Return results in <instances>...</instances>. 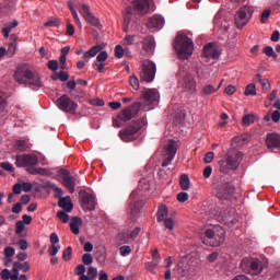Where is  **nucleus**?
Returning a JSON list of instances; mask_svg holds the SVG:
<instances>
[{
    "mask_svg": "<svg viewBox=\"0 0 280 280\" xmlns=\"http://www.w3.org/2000/svg\"><path fill=\"white\" fill-rule=\"evenodd\" d=\"M14 80L19 84H25V86H28L33 91H38V89H43L44 86L40 74L31 70L26 65H21L16 68Z\"/></svg>",
    "mask_w": 280,
    "mask_h": 280,
    "instance_id": "1",
    "label": "nucleus"
},
{
    "mask_svg": "<svg viewBox=\"0 0 280 280\" xmlns=\"http://www.w3.org/2000/svg\"><path fill=\"white\" fill-rule=\"evenodd\" d=\"M244 159V154L236 149H230L228 153L219 161V172L229 174L231 170L235 172Z\"/></svg>",
    "mask_w": 280,
    "mask_h": 280,
    "instance_id": "2",
    "label": "nucleus"
},
{
    "mask_svg": "<svg viewBox=\"0 0 280 280\" xmlns=\"http://www.w3.org/2000/svg\"><path fill=\"white\" fill-rule=\"evenodd\" d=\"M174 49L179 60H187L194 54V40L187 37V35L178 33L175 38Z\"/></svg>",
    "mask_w": 280,
    "mask_h": 280,
    "instance_id": "3",
    "label": "nucleus"
},
{
    "mask_svg": "<svg viewBox=\"0 0 280 280\" xmlns=\"http://www.w3.org/2000/svg\"><path fill=\"white\" fill-rule=\"evenodd\" d=\"M241 268L244 272H249V275L257 277V275H261L268 268V258H244L241 261Z\"/></svg>",
    "mask_w": 280,
    "mask_h": 280,
    "instance_id": "4",
    "label": "nucleus"
},
{
    "mask_svg": "<svg viewBox=\"0 0 280 280\" xmlns=\"http://www.w3.org/2000/svg\"><path fill=\"white\" fill-rule=\"evenodd\" d=\"M141 106V102H136L132 105L124 108L121 113L117 115V118H113V126L115 128H121L125 121H130V119H135V117L139 115Z\"/></svg>",
    "mask_w": 280,
    "mask_h": 280,
    "instance_id": "5",
    "label": "nucleus"
},
{
    "mask_svg": "<svg viewBox=\"0 0 280 280\" xmlns=\"http://www.w3.org/2000/svg\"><path fill=\"white\" fill-rule=\"evenodd\" d=\"M176 78L186 93H196V79L187 71V66L179 67Z\"/></svg>",
    "mask_w": 280,
    "mask_h": 280,
    "instance_id": "6",
    "label": "nucleus"
},
{
    "mask_svg": "<svg viewBox=\"0 0 280 280\" xmlns=\"http://www.w3.org/2000/svg\"><path fill=\"white\" fill-rule=\"evenodd\" d=\"M199 264L198 257L188 254L179 260L177 264V272L180 275V277H187L188 275H191L194 270H196V267Z\"/></svg>",
    "mask_w": 280,
    "mask_h": 280,
    "instance_id": "7",
    "label": "nucleus"
},
{
    "mask_svg": "<svg viewBox=\"0 0 280 280\" xmlns=\"http://www.w3.org/2000/svg\"><path fill=\"white\" fill-rule=\"evenodd\" d=\"M143 126H145V119L143 118L132 121L125 129L119 131L121 141H125L126 143L132 141L135 139V135H137V132L143 128Z\"/></svg>",
    "mask_w": 280,
    "mask_h": 280,
    "instance_id": "8",
    "label": "nucleus"
},
{
    "mask_svg": "<svg viewBox=\"0 0 280 280\" xmlns=\"http://www.w3.org/2000/svg\"><path fill=\"white\" fill-rule=\"evenodd\" d=\"M205 233L208 240L215 241L210 244V246H222V244H224V235H226V231H224L223 226L213 225L212 228L207 229Z\"/></svg>",
    "mask_w": 280,
    "mask_h": 280,
    "instance_id": "9",
    "label": "nucleus"
},
{
    "mask_svg": "<svg viewBox=\"0 0 280 280\" xmlns=\"http://www.w3.org/2000/svg\"><path fill=\"white\" fill-rule=\"evenodd\" d=\"M156 75V63L151 60L143 61L140 70V79L142 82H154Z\"/></svg>",
    "mask_w": 280,
    "mask_h": 280,
    "instance_id": "10",
    "label": "nucleus"
},
{
    "mask_svg": "<svg viewBox=\"0 0 280 280\" xmlns=\"http://www.w3.org/2000/svg\"><path fill=\"white\" fill-rule=\"evenodd\" d=\"M250 16H253V7L245 5L241 8L234 18L237 30H242L244 26H246L250 20Z\"/></svg>",
    "mask_w": 280,
    "mask_h": 280,
    "instance_id": "11",
    "label": "nucleus"
},
{
    "mask_svg": "<svg viewBox=\"0 0 280 280\" xmlns=\"http://www.w3.org/2000/svg\"><path fill=\"white\" fill-rule=\"evenodd\" d=\"M57 105L60 110H63V113H70L71 115L78 110V103L72 101L67 94H63L58 98Z\"/></svg>",
    "mask_w": 280,
    "mask_h": 280,
    "instance_id": "12",
    "label": "nucleus"
},
{
    "mask_svg": "<svg viewBox=\"0 0 280 280\" xmlns=\"http://www.w3.org/2000/svg\"><path fill=\"white\" fill-rule=\"evenodd\" d=\"M79 12L83 16L84 21L92 25V27L102 26V24H100V19L93 15V13L91 12V7H89V4H80Z\"/></svg>",
    "mask_w": 280,
    "mask_h": 280,
    "instance_id": "13",
    "label": "nucleus"
},
{
    "mask_svg": "<svg viewBox=\"0 0 280 280\" xmlns=\"http://www.w3.org/2000/svg\"><path fill=\"white\" fill-rule=\"evenodd\" d=\"M58 175L62 177V183L68 191H70V194H74L75 185L78 183L75 176H72L71 173L65 168L59 170Z\"/></svg>",
    "mask_w": 280,
    "mask_h": 280,
    "instance_id": "14",
    "label": "nucleus"
},
{
    "mask_svg": "<svg viewBox=\"0 0 280 280\" xmlns=\"http://www.w3.org/2000/svg\"><path fill=\"white\" fill-rule=\"evenodd\" d=\"M235 194V187L231 183H225L217 188V198L219 200H231Z\"/></svg>",
    "mask_w": 280,
    "mask_h": 280,
    "instance_id": "15",
    "label": "nucleus"
},
{
    "mask_svg": "<svg viewBox=\"0 0 280 280\" xmlns=\"http://www.w3.org/2000/svg\"><path fill=\"white\" fill-rule=\"evenodd\" d=\"M38 163V158L33 154H22L15 156L16 167H30Z\"/></svg>",
    "mask_w": 280,
    "mask_h": 280,
    "instance_id": "16",
    "label": "nucleus"
},
{
    "mask_svg": "<svg viewBox=\"0 0 280 280\" xmlns=\"http://www.w3.org/2000/svg\"><path fill=\"white\" fill-rule=\"evenodd\" d=\"M165 158L162 162V167H167L172 165L174 158L176 156V141L170 140V142L165 145Z\"/></svg>",
    "mask_w": 280,
    "mask_h": 280,
    "instance_id": "17",
    "label": "nucleus"
},
{
    "mask_svg": "<svg viewBox=\"0 0 280 280\" xmlns=\"http://www.w3.org/2000/svg\"><path fill=\"white\" fill-rule=\"evenodd\" d=\"M79 196L81 198L82 207L85 211H95L97 201L95 200L94 195L86 191H80Z\"/></svg>",
    "mask_w": 280,
    "mask_h": 280,
    "instance_id": "18",
    "label": "nucleus"
},
{
    "mask_svg": "<svg viewBox=\"0 0 280 280\" xmlns=\"http://www.w3.org/2000/svg\"><path fill=\"white\" fill-rule=\"evenodd\" d=\"M132 11L140 16H145L147 14H150V0H133Z\"/></svg>",
    "mask_w": 280,
    "mask_h": 280,
    "instance_id": "19",
    "label": "nucleus"
},
{
    "mask_svg": "<svg viewBox=\"0 0 280 280\" xmlns=\"http://www.w3.org/2000/svg\"><path fill=\"white\" fill-rule=\"evenodd\" d=\"M139 233H141V228H136L130 233L122 232L118 234L117 241L119 242L120 246L124 244H130V242H132L139 235Z\"/></svg>",
    "mask_w": 280,
    "mask_h": 280,
    "instance_id": "20",
    "label": "nucleus"
},
{
    "mask_svg": "<svg viewBox=\"0 0 280 280\" xmlns=\"http://www.w3.org/2000/svg\"><path fill=\"white\" fill-rule=\"evenodd\" d=\"M220 48H217L214 43H209L203 47V58H212V60H218V58H220Z\"/></svg>",
    "mask_w": 280,
    "mask_h": 280,
    "instance_id": "21",
    "label": "nucleus"
},
{
    "mask_svg": "<svg viewBox=\"0 0 280 280\" xmlns=\"http://www.w3.org/2000/svg\"><path fill=\"white\" fill-rule=\"evenodd\" d=\"M266 145L269 150H275L280 148V135L279 133H268L266 137Z\"/></svg>",
    "mask_w": 280,
    "mask_h": 280,
    "instance_id": "22",
    "label": "nucleus"
},
{
    "mask_svg": "<svg viewBox=\"0 0 280 280\" xmlns=\"http://www.w3.org/2000/svg\"><path fill=\"white\" fill-rule=\"evenodd\" d=\"M165 23V20L161 15H153L149 19L147 27L149 30H161Z\"/></svg>",
    "mask_w": 280,
    "mask_h": 280,
    "instance_id": "23",
    "label": "nucleus"
},
{
    "mask_svg": "<svg viewBox=\"0 0 280 280\" xmlns=\"http://www.w3.org/2000/svg\"><path fill=\"white\" fill-rule=\"evenodd\" d=\"M142 100H144L145 104H154L159 100V91L152 89L142 91Z\"/></svg>",
    "mask_w": 280,
    "mask_h": 280,
    "instance_id": "24",
    "label": "nucleus"
},
{
    "mask_svg": "<svg viewBox=\"0 0 280 280\" xmlns=\"http://www.w3.org/2000/svg\"><path fill=\"white\" fill-rule=\"evenodd\" d=\"M20 270H22V272H27V270H30V262H14L11 280L18 279Z\"/></svg>",
    "mask_w": 280,
    "mask_h": 280,
    "instance_id": "25",
    "label": "nucleus"
},
{
    "mask_svg": "<svg viewBox=\"0 0 280 280\" xmlns=\"http://www.w3.org/2000/svg\"><path fill=\"white\" fill-rule=\"evenodd\" d=\"M58 205L67 213H70V211H73V202L71 201L70 196L59 198Z\"/></svg>",
    "mask_w": 280,
    "mask_h": 280,
    "instance_id": "26",
    "label": "nucleus"
},
{
    "mask_svg": "<svg viewBox=\"0 0 280 280\" xmlns=\"http://www.w3.org/2000/svg\"><path fill=\"white\" fill-rule=\"evenodd\" d=\"M104 44H97L94 47H92L90 50L85 51L83 55V60H89V58H95L102 49H104Z\"/></svg>",
    "mask_w": 280,
    "mask_h": 280,
    "instance_id": "27",
    "label": "nucleus"
},
{
    "mask_svg": "<svg viewBox=\"0 0 280 280\" xmlns=\"http://www.w3.org/2000/svg\"><path fill=\"white\" fill-rule=\"evenodd\" d=\"M16 8V0H4L1 4V13L2 14H10V12H14Z\"/></svg>",
    "mask_w": 280,
    "mask_h": 280,
    "instance_id": "28",
    "label": "nucleus"
},
{
    "mask_svg": "<svg viewBox=\"0 0 280 280\" xmlns=\"http://www.w3.org/2000/svg\"><path fill=\"white\" fill-rule=\"evenodd\" d=\"M80 226H82V219L80 217H73L70 222V229L74 235H80Z\"/></svg>",
    "mask_w": 280,
    "mask_h": 280,
    "instance_id": "29",
    "label": "nucleus"
},
{
    "mask_svg": "<svg viewBox=\"0 0 280 280\" xmlns=\"http://www.w3.org/2000/svg\"><path fill=\"white\" fill-rule=\"evenodd\" d=\"M129 210H130L131 220H136V218L139 217V211L141 210V205L139 203V201L130 203L129 205Z\"/></svg>",
    "mask_w": 280,
    "mask_h": 280,
    "instance_id": "30",
    "label": "nucleus"
},
{
    "mask_svg": "<svg viewBox=\"0 0 280 280\" xmlns=\"http://www.w3.org/2000/svg\"><path fill=\"white\" fill-rule=\"evenodd\" d=\"M167 213H170L167 206H164V205L160 206L156 213L158 222H163L165 218H167Z\"/></svg>",
    "mask_w": 280,
    "mask_h": 280,
    "instance_id": "31",
    "label": "nucleus"
},
{
    "mask_svg": "<svg viewBox=\"0 0 280 280\" xmlns=\"http://www.w3.org/2000/svg\"><path fill=\"white\" fill-rule=\"evenodd\" d=\"M14 248L13 247H7L4 248V266H10L12 264V257H14Z\"/></svg>",
    "mask_w": 280,
    "mask_h": 280,
    "instance_id": "32",
    "label": "nucleus"
},
{
    "mask_svg": "<svg viewBox=\"0 0 280 280\" xmlns=\"http://www.w3.org/2000/svg\"><path fill=\"white\" fill-rule=\"evenodd\" d=\"M189 185H190L189 175L183 174L179 177V187H180V189H183V191H187V190H189Z\"/></svg>",
    "mask_w": 280,
    "mask_h": 280,
    "instance_id": "33",
    "label": "nucleus"
},
{
    "mask_svg": "<svg viewBox=\"0 0 280 280\" xmlns=\"http://www.w3.org/2000/svg\"><path fill=\"white\" fill-rule=\"evenodd\" d=\"M14 27H19L18 21L10 22L9 24H7V26L4 28H2V34H3L4 38H10V32H12V30H14Z\"/></svg>",
    "mask_w": 280,
    "mask_h": 280,
    "instance_id": "34",
    "label": "nucleus"
},
{
    "mask_svg": "<svg viewBox=\"0 0 280 280\" xmlns=\"http://www.w3.org/2000/svg\"><path fill=\"white\" fill-rule=\"evenodd\" d=\"M75 86H78V83L74 80H70L67 82L65 91H67V93H70L72 97H78V95L73 93V91H75Z\"/></svg>",
    "mask_w": 280,
    "mask_h": 280,
    "instance_id": "35",
    "label": "nucleus"
},
{
    "mask_svg": "<svg viewBox=\"0 0 280 280\" xmlns=\"http://www.w3.org/2000/svg\"><path fill=\"white\" fill-rule=\"evenodd\" d=\"M152 47H154V37L148 36L143 39L142 49L144 51H152Z\"/></svg>",
    "mask_w": 280,
    "mask_h": 280,
    "instance_id": "36",
    "label": "nucleus"
},
{
    "mask_svg": "<svg viewBox=\"0 0 280 280\" xmlns=\"http://www.w3.org/2000/svg\"><path fill=\"white\" fill-rule=\"evenodd\" d=\"M220 86H222V81L220 82L217 89L213 85L208 84L203 86L202 93L203 95H213V93H218V90L220 89Z\"/></svg>",
    "mask_w": 280,
    "mask_h": 280,
    "instance_id": "37",
    "label": "nucleus"
},
{
    "mask_svg": "<svg viewBox=\"0 0 280 280\" xmlns=\"http://www.w3.org/2000/svg\"><path fill=\"white\" fill-rule=\"evenodd\" d=\"M86 267L84 265H79L75 268V275H78L80 278L79 280H89V278H86Z\"/></svg>",
    "mask_w": 280,
    "mask_h": 280,
    "instance_id": "38",
    "label": "nucleus"
},
{
    "mask_svg": "<svg viewBox=\"0 0 280 280\" xmlns=\"http://www.w3.org/2000/svg\"><path fill=\"white\" fill-rule=\"evenodd\" d=\"M256 80L262 86L264 91H268L270 89V81H268L266 78H262L261 74H256Z\"/></svg>",
    "mask_w": 280,
    "mask_h": 280,
    "instance_id": "39",
    "label": "nucleus"
},
{
    "mask_svg": "<svg viewBox=\"0 0 280 280\" xmlns=\"http://www.w3.org/2000/svg\"><path fill=\"white\" fill-rule=\"evenodd\" d=\"M127 14L124 18V32L128 33V25H130V16L132 14V9L128 7L126 9Z\"/></svg>",
    "mask_w": 280,
    "mask_h": 280,
    "instance_id": "40",
    "label": "nucleus"
},
{
    "mask_svg": "<svg viewBox=\"0 0 280 280\" xmlns=\"http://www.w3.org/2000/svg\"><path fill=\"white\" fill-rule=\"evenodd\" d=\"M15 145L20 152H27V150H30V144H27V140H16Z\"/></svg>",
    "mask_w": 280,
    "mask_h": 280,
    "instance_id": "41",
    "label": "nucleus"
},
{
    "mask_svg": "<svg viewBox=\"0 0 280 280\" xmlns=\"http://www.w3.org/2000/svg\"><path fill=\"white\" fill-rule=\"evenodd\" d=\"M264 54H266L269 58H273V60H277V58H279L277 52H275V48H272V46H266L264 48Z\"/></svg>",
    "mask_w": 280,
    "mask_h": 280,
    "instance_id": "42",
    "label": "nucleus"
},
{
    "mask_svg": "<svg viewBox=\"0 0 280 280\" xmlns=\"http://www.w3.org/2000/svg\"><path fill=\"white\" fill-rule=\"evenodd\" d=\"M242 124L244 126H250V124H255V115L247 114V115L243 116Z\"/></svg>",
    "mask_w": 280,
    "mask_h": 280,
    "instance_id": "43",
    "label": "nucleus"
},
{
    "mask_svg": "<svg viewBox=\"0 0 280 280\" xmlns=\"http://www.w3.org/2000/svg\"><path fill=\"white\" fill-rule=\"evenodd\" d=\"M44 25L45 27H60V20L50 18Z\"/></svg>",
    "mask_w": 280,
    "mask_h": 280,
    "instance_id": "44",
    "label": "nucleus"
},
{
    "mask_svg": "<svg viewBox=\"0 0 280 280\" xmlns=\"http://www.w3.org/2000/svg\"><path fill=\"white\" fill-rule=\"evenodd\" d=\"M96 258L98 261H106V248L105 247H98L96 252Z\"/></svg>",
    "mask_w": 280,
    "mask_h": 280,
    "instance_id": "45",
    "label": "nucleus"
},
{
    "mask_svg": "<svg viewBox=\"0 0 280 280\" xmlns=\"http://www.w3.org/2000/svg\"><path fill=\"white\" fill-rule=\"evenodd\" d=\"M144 266H145V270H148V272L154 273V270H156V268L159 267V262L151 260V261H147Z\"/></svg>",
    "mask_w": 280,
    "mask_h": 280,
    "instance_id": "46",
    "label": "nucleus"
},
{
    "mask_svg": "<svg viewBox=\"0 0 280 280\" xmlns=\"http://www.w3.org/2000/svg\"><path fill=\"white\" fill-rule=\"evenodd\" d=\"M96 277H97V268L89 267L86 279L88 280H94Z\"/></svg>",
    "mask_w": 280,
    "mask_h": 280,
    "instance_id": "47",
    "label": "nucleus"
},
{
    "mask_svg": "<svg viewBox=\"0 0 280 280\" xmlns=\"http://www.w3.org/2000/svg\"><path fill=\"white\" fill-rule=\"evenodd\" d=\"M245 95H257V88L255 83H250L245 89Z\"/></svg>",
    "mask_w": 280,
    "mask_h": 280,
    "instance_id": "48",
    "label": "nucleus"
},
{
    "mask_svg": "<svg viewBox=\"0 0 280 280\" xmlns=\"http://www.w3.org/2000/svg\"><path fill=\"white\" fill-rule=\"evenodd\" d=\"M129 84L135 91H139V79L137 78V75L129 77Z\"/></svg>",
    "mask_w": 280,
    "mask_h": 280,
    "instance_id": "49",
    "label": "nucleus"
},
{
    "mask_svg": "<svg viewBox=\"0 0 280 280\" xmlns=\"http://www.w3.org/2000/svg\"><path fill=\"white\" fill-rule=\"evenodd\" d=\"M57 218H59V220L63 222V224H67V222H69V214L62 210H59L57 212Z\"/></svg>",
    "mask_w": 280,
    "mask_h": 280,
    "instance_id": "50",
    "label": "nucleus"
},
{
    "mask_svg": "<svg viewBox=\"0 0 280 280\" xmlns=\"http://www.w3.org/2000/svg\"><path fill=\"white\" fill-rule=\"evenodd\" d=\"M119 253H120L121 257H128V255H130V253H132V249L130 248V246H121L119 248Z\"/></svg>",
    "mask_w": 280,
    "mask_h": 280,
    "instance_id": "51",
    "label": "nucleus"
},
{
    "mask_svg": "<svg viewBox=\"0 0 280 280\" xmlns=\"http://www.w3.org/2000/svg\"><path fill=\"white\" fill-rule=\"evenodd\" d=\"M26 172H28V174H33V175H36V174H44L45 173V170L43 168H36L34 166H28L26 168Z\"/></svg>",
    "mask_w": 280,
    "mask_h": 280,
    "instance_id": "52",
    "label": "nucleus"
},
{
    "mask_svg": "<svg viewBox=\"0 0 280 280\" xmlns=\"http://www.w3.org/2000/svg\"><path fill=\"white\" fill-rule=\"evenodd\" d=\"M22 231H25V223H23V221H18L15 223V233H16V235H21Z\"/></svg>",
    "mask_w": 280,
    "mask_h": 280,
    "instance_id": "53",
    "label": "nucleus"
},
{
    "mask_svg": "<svg viewBox=\"0 0 280 280\" xmlns=\"http://www.w3.org/2000/svg\"><path fill=\"white\" fill-rule=\"evenodd\" d=\"M108 60V52L106 51H101L98 56L96 57V62H106Z\"/></svg>",
    "mask_w": 280,
    "mask_h": 280,
    "instance_id": "54",
    "label": "nucleus"
},
{
    "mask_svg": "<svg viewBox=\"0 0 280 280\" xmlns=\"http://www.w3.org/2000/svg\"><path fill=\"white\" fill-rule=\"evenodd\" d=\"M176 198H177L178 202H187L189 200V195L187 192L182 191V192L177 194Z\"/></svg>",
    "mask_w": 280,
    "mask_h": 280,
    "instance_id": "55",
    "label": "nucleus"
},
{
    "mask_svg": "<svg viewBox=\"0 0 280 280\" xmlns=\"http://www.w3.org/2000/svg\"><path fill=\"white\" fill-rule=\"evenodd\" d=\"M82 261L85 266H91V264H93V256H91V254H84L82 256Z\"/></svg>",
    "mask_w": 280,
    "mask_h": 280,
    "instance_id": "56",
    "label": "nucleus"
},
{
    "mask_svg": "<svg viewBox=\"0 0 280 280\" xmlns=\"http://www.w3.org/2000/svg\"><path fill=\"white\" fill-rule=\"evenodd\" d=\"M0 277H1L2 280H10V279H12V273L10 272L9 269H3L0 272Z\"/></svg>",
    "mask_w": 280,
    "mask_h": 280,
    "instance_id": "57",
    "label": "nucleus"
},
{
    "mask_svg": "<svg viewBox=\"0 0 280 280\" xmlns=\"http://www.w3.org/2000/svg\"><path fill=\"white\" fill-rule=\"evenodd\" d=\"M71 255H73V249L71 247L66 248L63 252L65 261H69L71 259Z\"/></svg>",
    "mask_w": 280,
    "mask_h": 280,
    "instance_id": "58",
    "label": "nucleus"
},
{
    "mask_svg": "<svg viewBox=\"0 0 280 280\" xmlns=\"http://www.w3.org/2000/svg\"><path fill=\"white\" fill-rule=\"evenodd\" d=\"M0 167H2V170H5V172H14V166L8 162H1Z\"/></svg>",
    "mask_w": 280,
    "mask_h": 280,
    "instance_id": "59",
    "label": "nucleus"
},
{
    "mask_svg": "<svg viewBox=\"0 0 280 280\" xmlns=\"http://www.w3.org/2000/svg\"><path fill=\"white\" fill-rule=\"evenodd\" d=\"M152 261H155V264H161V254H159V249H154L152 252Z\"/></svg>",
    "mask_w": 280,
    "mask_h": 280,
    "instance_id": "60",
    "label": "nucleus"
},
{
    "mask_svg": "<svg viewBox=\"0 0 280 280\" xmlns=\"http://www.w3.org/2000/svg\"><path fill=\"white\" fill-rule=\"evenodd\" d=\"M47 67L50 71H58V61L50 60L48 61Z\"/></svg>",
    "mask_w": 280,
    "mask_h": 280,
    "instance_id": "61",
    "label": "nucleus"
},
{
    "mask_svg": "<svg viewBox=\"0 0 280 280\" xmlns=\"http://www.w3.org/2000/svg\"><path fill=\"white\" fill-rule=\"evenodd\" d=\"M115 56L116 58H124V48L121 47V45H117L115 47Z\"/></svg>",
    "mask_w": 280,
    "mask_h": 280,
    "instance_id": "62",
    "label": "nucleus"
},
{
    "mask_svg": "<svg viewBox=\"0 0 280 280\" xmlns=\"http://www.w3.org/2000/svg\"><path fill=\"white\" fill-rule=\"evenodd\" d=\"M215 154L213 152H208L206 153L205 158H203V163H211L214 159Z\"/></svg>",
    "mask_w": 280,
    "mask_h": 280,
    "instance_id": "63",
    "label": "nucleus"
},
{
    "mask_svg": "<svg viewBox=\"0 0 280 280\" xmlns=\"http://www.w3.org/2000/svg\"><path fill=\"white\" fill-rule=\"evenodd\" d=\"M58 78L61 82H67L69 80V73L67 71H60Z\"/></svg>",
    "mask_w": 280,
    "mask_h": 280,
    "instance_id": "64",
    "label": "nucleus"
}]
</instances>
